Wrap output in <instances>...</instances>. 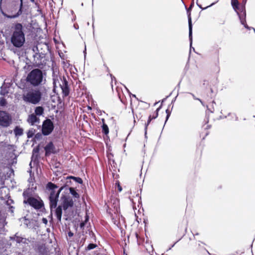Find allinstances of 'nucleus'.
Listing matches in <instances>:
<instances>
[{
    "mask_svg": "<svg viewBox=\"0 0 255 255\" xmlns=\"http://www.w3.org/2000/svg\"><path fill=\"white\" fill-rule=\"evenodd\" d=\"M65 179L66 180V181L64 184V185L65 186L66 188H67L71 184L72 182L71 181V179H67L66 178H65Z\"/></svg>",
    "mask_w": 255,
    "mask_h": 255,
    "instance_id": "42",
    "label": "nucleus"
},
{
    "mask_svg": "<svg viewBox=\"0 0 255 255\" xmlns=\"http://www.w3.org/2000/svg\"><path fill=\"white\" fill-rule=\"evenodd\" d=\"M42 223H43V224H44L46 225V224H47V223H48V220H47V219L46 218H43L42 219Z\"/></svg>",
    "mask_w": 255,
    "mask_h": 255,
    "instance_id": "48",
    "label": "nucleus"
},
{
    "mask_svg": "<svg viewBox=\"0 0 255 255\" xmlns=\"http://www.w3.org/2000/svg\"><path fill=\"white\" fill-rule=\"evenodd\" d=\"M206 120H205V123H208L209 122V116L206 117Z\"/></svg>",
    "mask_w": 255,
    "mask_h": 255,
    "instance_id": "59",
    "label": "nucleus"
},
{
    "mask_svg": "<svg viewBox=\"0 0 255 255\" xmlns=\"http://www.w3.org/2000/svg\"><path fill=\"white\" fill-rule=\"evenodd\" d=\"M110 76L111 77L112 81H113V80H115V81H116V79L114 76H113L112 74H110Z\"/></svg>",
    "mask_w": 255,
    "mask_h": 255,
    "instance_id": "54",
    "label": "nucleus"
},
{
    "mask_svg": "<svg viewBox=\"0 0 255 255\" xmlns=\"http://www.w3.org/2000/svg\"><path fill=\"white\" fill-rule=\"evenodd\" d=\"M125 88H126V89H127V91H128V93H129V95H130V97H131V96H132V97H134V98H136V95H135L131 94V93L130 92V91L128 89V88H126V87H125Z\"/></svg>",
    "mask_w": 255,
    "mask_h": 255,
    "instance_id": "47",
    "label": "nucleus"
},
{
    "mask_svg": "<svg viewBox=\"0 0 255 255\" xmlns=\"http://www.w3.org/2000/svg\"><path fill=\"white\" fill-rule=\"evenodd\" d=\"M45 54L43 53H35L33 55V57L35 63L37 64H40L41 63V60L45 57Z\"/></svg>",
    "mask_w": 255,
    "mask_h": 255,
    "instance_id": "22",
    "label": "nucleus"
},
{
    "mask_svg": "<svg viewBox=\"0 0 255 255\" xmlns=\"http://www.w3.org/2000/svg\"><path fill=\"white\" fill-rule=\"evenodd\" d=\"M228 116H231L232 117V119H233L234 118H235V121H238V117H237V115L235 113H229L228 114Z\"/></svg>",
    "mask_w": 255,
    "mask_h": 255,
    "instance_id": "41",
    "label": "nucleus"
},
{
    "mask_svg": "<svg viewBox=\"0 0 255 255\" xmlns=\"http://www.w3.org/2000/svg\"><path fill=\"white\" fill-rule=\"evenodd\" d=\"M67 179H73L76 182L82 184L83 183V180L79 177H75L73 176H68L66 177Z\"/></svg>",
    "mask_w": 255,
    "mask_h": 255,
    "instance_id": "31",
    "label": "nucleus"
},
{
    "mask_svg": "<svg viewBox=\"0 0 255 255\" xmlns=\"http://www.w3.org/2000/svg\"><path fill=\"white\" fill-rule=\"evenodd\" d=\"M70 193L72 196L75 199H79L80 196L79 193L77 192V190L73 187H68Z\"/></svg>",
    "mask_w": 255,
    "mask_h": 255,
    "instance_id": "27",
    "label": "nucleus"
},
{
    "mask_svg": "<svg viewBox=\"0 0 255 255\" xmlns=\"http://www.w3.org/2000/svg\"><path fill=\"white\" fill-rule=\"evenodd\" d=\"M43 75L44 73L41 70L33 69L28 74L25 79H21L20 82L17 84V87L21 89H27V86H29L28 84L34 87H38L42 84Z\"/></svg>",
    "mask_w": 255,
    "mask_h": 255,
    "instance_id": "1",
    "label": "nucleus"
},
{
    "mask_svg": "<svg viewBox=\"0 0 255 255\" xmlns=\"http://www.w3.org/2000/svg\"><path fill=\"white\" fill-rule=\"evenodd\" d=\"M30 240L21 236H17V254L26 255L30 249Z\"/></svg>",
    "mask_w": 255,
    "mask_h": 255,
    "instance_id": "4",
    "label": "nucleus"
},
{
    "mask_svg": "<svg viewBox=\"0 0 255 255\" xmlns=\"http://www.w3.org/2000/svg\"><path fill=\"white\" fill-rule=\"evenodd\" d=\"M53 85H54V87L55 86V85H56V80L55 78H53Z\"/></svg>",
    "mask_w": 255,
    "mask_h": 255,
    "instance_id": "56",
    "label": "nucleus"
},
{
    "mask_svg": "<svg viewBox=\"0 0 255 255\" xmlns=\"http://www.w3.org/2000/svg\"><path fill=\"white\" fill-rule=\"evenodd\" d=\"M5 218L4 215L2 214L0 211V233L3 231L5 224Z\"/></svg>",
    "mask_w": 255,
    "mask_h": 255,
    "instance_id": "26",
    "label": "nucleus"
},
{
    "mask_svg": "<svg viewBox=\"0 0 255 255\" xmlns=\"http://www.w3.org/2000/svg\"><path fill=\"white\" fill-rule=\"evenodd\" d=\"M88 220H89V217H88V216H86L85 217V222H87Z\"/></svg>",
    "mask_w": 255,
    "mask_h": 255,
    "instance_id": "62",
    "label": "nucleus"
},
{
    "mask_svg": "<svg viewBox=\"0 0 255 255\" xmlns=\"http://www.w3.org/2000/svg\"><path fill=\"white\" fill-rule=\"evenodd\" d=\"M97 247V245L96 244L94 243H90L87 247L86 248L85 250L86 251H90L91 250L94 249Z\"/></svg>",
    "mask_w": 255,
    "mask_h": 255,
    "instance_id": "34",
    "label": "nucleus"
},
{
    "mask_svg": "<svg viewBox=\"0 0 255 255\" xmlns=\"http://www.w3.org/2000/svg\"><path fill=\"white\" fill-rule=\"evenodd\" d=\"M170 106V105H169L168 107H169ZM165 112L166 114V117L164 125L166 124V123L168 121V120L171 115V111L169 110V108H168L166 110Z\"/></svg>",
    "mask_w": 255,
    "mask_h": 255,
    "instance_id": "37",
    "label": "nucleus"
},
{
    "mask_svg": "<svg viewBox=\"0 0 255 255\" xmlns=\"http://www.w3.org/2000/svg\"><path fill=\"white\" fill-rule=\"evenodd\" d=\"M55 209V216L56 217L58 221L61 222L62 215L63 207L60 205H59Z\"/></svg>",
    "mask_w": 255,
    "mask_h": 255,
    "instance_id": "20",
    "label": "nucleus"
},
{
    "mask_svg": "<svg viewBox=\"0 0 255 255\" xmlns=\"http://www.w3.org/2000/svg\"><path fill=\"white\" fill-rule=\"evenodd\" d=\"M27 122L30 125L33 126L35 123L39 122V118L34 114H31L28 116Z\"/></svg>",
    "mask_w": 255,
    "mask_h": 255,
    "instance_id": "23",
    "label": "nucleus"
},
{
    "mask_svg": "<svg viewBox=\"0 0 255 255\" xmlns=\"http://www.w3.org/2000/svg\"><path fill=\"white\" fill-rule=\"evenodd\" d=\"M208 85V82L207 80H204L203 85L207 86Z\"/></svg>",
    "mask_w": 255,
    "mask_h": 255,
    "instance_id": "53",
    "label": "nucleus"
},
{
    "mask_svg": "<svg viewBox=\"0 0 255 255\" xmlns=\"http://www.w3.org/2000/svg\"><path fill=\"white\" fill-rule=\"evenodd\" d=\"M65 186L64 185L62 186L61 187H60L58 189V190L57 192H55V195H57V194L58 195V197H59V194L60 192L64 189H66Z\"/></svg>",
    "mask_w": 255,
    "mask_h": 255,
    "instance_id": "40",
    "label": "nucleus"
},
{
    "mask_svg": "<svg viewBox=\"0 0 255 255\" xmlns=\"http://www.w3.org/2000/svg\"><path fill=\"white\" fill-rule=\"evenodd\" d=\"M45 153V155L46 156H49L51 153L55 154L56 153L55 151V147L52 141L48 142L44 147Z\"/></svg>",
    "mask_w": 255,
    "mask_h": 255,
    "instance_id": "17",
    "label": "nucleus"
},
{
    "mask_svg": "<svg viewBox=\"0 0 255 255\" xmlns=\"http://www.w3.org/2000/svg\"><path fill=\"white\" fill-rule=\"evenodd\" d=\"M40 151V144L36 146L32 150V155L31 157V162L29 165L31 166V162H33L34 164H37L39 163V160L40 158V155L39 154Z\"/></svg>",
    "mask_w": 255,
    "mask_h": 255,
    "instance_id": "12",
    "label": "nucleus"
},
{
    "mask_svg": "<svg viewBox=\"0 0 255 255\" xmlns=\"http://www.w3.org/2000/svg\"><path fill=\"white\" fill-rule=\"evenodd\" d=\"M11 117L4 111H0V126L8 127L11 123Z\"/></svg>",
    "mask_w": 255,
    "mask_h": 255,
    "instance_id": "11",
    "label": "nucleus"
},
{
    "mask_svg": "<svg viewBox=\"0 0 255 255\" xmlns=\"http://www.w3.org/2000/svg\"><path fill=\"white\" fill-rule=\"evenodd\" d=\"M33 191H34L32 190V188H28L25 190H24L22 193V196L24 198L23 204H26L27 201L28 200L29 198L34 197L33 196Z\"/></svg>",
    "mask_w": 255,
    "mask_h": 255,
    "instance_id": "18",
    "label": "nucleus"
},
{
    "mask_svg": "<svg viewBox=\"0 0 255 255\" xmlns=\"http://www.w3.org/2000/svg\"><path fill=\"white\" fill-rule=\"evenodd\" d=\"M62 84H60V88L62 90V93L63 97H67L69 95L70 88L68 85V82L64 76L62 79L61 78Z\"/></svg>",
    "mask_w": 255,
    "mask_h": 255,
    "instance_id": "13",
    "label": "nucleus"
},
{
    "mask_svg": "<svg viewBox=\"0 0 255 255\" xmlns=\"http://www.w3.org/2000/svg\"><path fill=\"white\" fill-rule=\"evenodd\" d=\"M19 221L21 222H23L24 225L28 228H31L33 227V225L32 224L31 221L32 220L27 219L26 217H24L23 218H20L19 219Z\"/></svg>",
    "mask_w": 255,
    "mask_h": 255,
    "instance_id": "24",
    "label": "nucleus"
},
{
    "mask_svg": "<svg viewBox=\"0 0 255 255\" xmlns=\"http://www.w3.org/2000/svg\"><path fill=\"white\" fill-rule=\"evenodd\" d=\"M227 118V116H220L219 118V119L220 120V119H225V118Z\"/></svg>",
    "mask_w": 255,
    "mask_h": 255,
    "instance_id": "60",
    "label": "nucleus"
},
{
    "mask_svg": "<svg viewBox=\"0 0 255 255\" xmlns=\"http://www.w3.org/2000/svg\"><path fill=\"white\" fill-rule=\"evenodd\" d=\"M180 240V239L178 240L176 242H175L172 245L170 246V247H169V249H167V251L170 250Z\"/></svg>",
    "mask_w": 255,
    "mask_h": 255,
    "instance_id": "50",
    "label": "nucleus"
},
{
    "mask_svg": "<svg viewBox=\"0 0 255 255\" xmlns=\"http://www.w3.org/2000/svg\"><path fill=\"white\" fill-rule=\"evenodd\" d=\"M11 244H9L5 240H0V254L8 255L9 252L8 249H10Z\"/></svg>",
    "mask_w": 255,
    "mask_h": 255,
    "instance_id": "14",
    "label": "nucleus"
},
{
    "mask_svg": "<svg viewBox=\"0 0 255 255\" xmlns=\"http://www.w3.org/2000/svg\"><path fill=\"white\" fill-rule=\"evenodd\" d=\"M20 3L18 11H17V17L21 15L26 18L30 13L29 5L27 0H19Z\"/></svg>",
    "mask_w": 255,
    "mask_h": 255,
    "instance_id": "7",
    "label": "nucleus"
},
{
    "mask_svg": "<svg viewBox=\"0 0 255 255\" xmlns=\"http://www.w3.org/2000/svg\"><path fill=\"white\" fill-rule=\"evenodd\" d=\"M245 28L247 29H248V30L253 29L254 30V32L255 33V28L253 27H250V26L248 25V27H245Z\"/></svg>",
    "mask_w": 255,
    "mask_h": 255,
    "instance_id": "51",
    "label": "nucleus"
},
{
    "mask_svg": "<svg viewBox=\"0 0 255 255\" xmlns=\"http://www.w3.org/2000/svg\"><path fill=\"white\" fill-rule=\"evenodd\" d=\"M185 8L187 11V14L188 17V26H189V41H190V45H191L192 42L193 41V38H192V19H191V11L194 6V1H192L191 3L190 4V6L187 7L186 5L185 4L183 0H181Z\"/></svg>",
    "mask_w": 255,
    "mask_h": 255,
    "instance_id": "6",
    "label": "nucleus"
},
{
    "mask_svg": "<svg viewBox=\"0 0 255 255\" xmlns=\"http://www.w3.org/2000/svg\"><path fill=\"white\" fill-rule=\"evenodd\" d=\"M0 11H1V13L5 17H6L7 18H10L16 17V12H12L11 13H9V12L8 11V12L6 13V12H4L1 8L0 9Z\"/></svg>",
    "mask_w": 255,
    "mask_h": 255,
    "instance_id": "29",
    "label": "nucleus"
},
{
    "mask_svg": "<svg viewBox=\"0 0 255 255\" xmlns=\"http://www.w3.org/2000/svg\"><path fill=\"white\" fill-rule=\"evenodd\" d=\"M161 108H162V104H161V105L158 108H157V109L155 110L153 116H151V115L149 116L147 122L146 123H145V126L148 127V126L149 125V124L150 123L151 121L152 120L155 119L158 117V112L160 111V110L161 109Z\"/></svg>",
    "mask_w": 255,
    "mask_h": 255,
    "instance_id": "19",
    "label": "nucleus"
},
{
    "mask_svg": "<svg viewBox=\"0 0 255 255\" xmlns=\"http://www.w3.org/2000/svg\"><path fill=\"white\" fill-rule=\"evenodd\" d=\"M85 222H82L80 223V228L81 229H82V228H84V227H85Z\"/></svg>",
    "mask_w": 255,
    "mask_h": 255,
    "instance_id": "46",
    "label": "nucleus"
},
{
    "mask_svg": "<svg viewBox=\"0 0 255 255\" xmlns=\"http://www.w3.org/2000/svg\"><path fill=\"white\" fill-rule=\"evenodd\" d=\"M35 114L36 116H41L44 113V108L42 106H38L35 108Z\"/></svg>",
    "mask_w": 255,
    "mask_h": 255,
    "instance_id": "30",
    "label": "nucleus"
},
{
    "mask_svg": "<svg viewBox=\"0 0 255 255\" xmlns=\"http://www.w3.org/2000/svg\"><path fill=\"white\" fill-rule=\"evenodd\" d=\"M172 93H171L168 96H167L165 98H164L162 100V102H163L167 98H168L169 96H171Z\"/></svg>",
    "mask_w": 255,
    "mask_h": 255,
    "instance_id": "57",
    "label": "nucleus"
},
{
    "mask_svg": "<svg viewBox=\"0 0 255 255\" xmlns=\"http://www.w3.org/2000/svg\"><path fill=\"white\" fill-rule=\"evenodd\" d=\"M9 90V88L7 89V88H5L3 87V86H2L1 87L0 94L1 95L4 96L8 93Z\"/></svg>",
    "mask_w": 255,
    "mask_h": 255,
    "instance_id": "35",
    "label": "nucleus"
},
{
    "mask_svg": "<svg viewBox=\"0 0 255 255\" xmlns=\"http://www.w3.org/2000/svg\"><path fill=\"white\" fill-rule=\"evenodd\" d=\"M83 53H84V57L85 58L86 57V48H85V50H84Z\"/></svg>",
    "mask_w": 255,
    "mask_h": 255,
    "instance_id": "63",
    "label": "nucleus"
},
{
    "mask_svg": "<svg viewBox=\"0 0 255 255\" xmlns=\"http://www.w3.org/2000/svg\"><path fill=\"white\" fill-rule=\"evenodd\" d=\"M215 3V2H213L212 3H211L210 5H208V6H206L205 7H203L202 6V5L199 4L198 2V0H197V1H196V4L200 8H201L202 10H204V9H206L207 8H208V7H210L211 6H212V5H213Z\"/></svg>",
    "mask_w": 255,
    "mask_h": 255,
    "instance_id": "36",
    "label": "nucleus"
},
{
    "mask_svg": "<svg viewBox=\"0 0 255 255\" xmlns=\"http://www.w3.org/2000/svg\"><path fill=\"white\" fill-rule=\"evenodd\" d=\"M58 188V186L52 182H48L46 185V189L50 191V194L53 193V195H55V189Z\"/></svg>",
    "mask_w": 255,
    "mask_h": 255,
    "instance_id": "21",
    "label": "nucleus"
},
{
    "mask_svg": "<svg viewBox=\"0 0 255 255\" xmlns=\"http://www.w3.org/2000/svg\"><path fill=\"white\" fill-rule=\"evenodd\" d=\"M13 133L15 134V135L16 136V127L15 128H13Z\"/></svg>",
    "mask_w": 255,
    "mask_h": 255,
    "instance_id": "61",
    "label": "nucleus"
},
{
    "mask_svg": "<svg viewBox=\"0 0 255 255\" xmlns=\"http://www.w3.org/2000/svg\"><path fill=\"white\" fill-rule=\"evenodd\" d=\"M68 235L69 237H72L73 236L74 234L71 231H69L68 232Z\"/></svg>",
    "mask_w": 255,
    "mask_h": 255,
    "instance_id": "52",
    "label": "nucleus"
},
{
    "mask_svg": "<svg viewBox=\"0 0 255 255\" xmlns=\"http://www.w3.org/2000/svg\"><path fill=\"white\" fill-rule=\"evenodd\" d=\"M7 62L10 66H13V67H14L15 62L13 60H9L7 61Z\"/></svg>",
    "mask_w": 255,
    "mask_h": 255,
    "instance_id": "45",
    "label": "nucleus"
},
{
    "mask_svg": "<svg viewBox=\"0 0 255 255\" xmlns=\"http://www.w3.org/2000/svg\"><path fill=\"white\" fill-rule=\"evenodd\" d=\"M23 134V129L20 127L17 126V136L21 135Z\"/></svg>",
    "mask_w": 255,
    "mask_h": 255,
    "instance_id": "39",
    "label": "nucleus"
},
{
    "mask_svg": "<svg viewBox=\"0 0 255 255\" xmlns=\"http://www.w3.org/2000/svg\"><path fill=\"white\" fill-rule=\"evenodd\" d=\"M118 190L121 192L122 190V187L120 185V184H119L118 185Z\"/></svg>",
    "mask_w": 255,
    "mask_h": 255,
    "instance_id": "58",
    "label": "nucleus"
},
{
    "mask_svg": "<svg viewBox=\"0 0 255 255\" xmlns=\"http://www.w3.org/2000/svg\"><path fill=\"white\" fill-rule=\"evenodd\" d=\"M11 50L13 51L14 53H16V48H14L12 49Z\"/></svg>",
    "mask_w": 255,
    "mask_h": 255,
    "instance_id": "64",
    "label": "nucleus"
},
{
    "mask_svg": "<svg viewBox=\"0 0 255 255\" xmlns=\"http://www.w3.org/2000/svg\"><path fill=\"white\" fill-rule=\"evenodd\" d=\"M247 0H242L241 2H239L238 0H231V4L234 10L237 13L239 18L240 23L244 27H248L246 21V4Z\"/></svg>",
    "mask_w": 255,
    "mask_h": 255,
    "instance_id": "3",
    "label": "nucleus"
},
{
    "mask_svg": "<svg viewBox=\"0 0 255 255\" xmlns=\"http://www.w3.org/2000/svg\"><path fill=\"white\" fill-rule=\"evenodd\" d=\"M6 105V100L4 98H0V106H5Z\"/></svg>",
    "mask_w": 255,
    "mask_h": 255,
    "instance_id": "38",
    "label": "nucleus"
},
{
    "mask_svg": "<svg viewBox=\"0 0 255 255\" xmlns=\"http://www.w3.org/2000/svg\"><path fill=\"white\" fill-rule=\"evenodd\" d=\"M22 90L23 92L22 99L25 102L36 105L41 101L42 93L39 89L27 86V89Z\"/></svg>",
    "mask_w": 255,
    "mask_h": 255,
    "instance_id": "2",
    "label": "nucleus"
},
{
    "mask_svg": "<svg viewBox=\"0 0 255 255\" xmlns=\"http://www.w3.org/2000/svg\"><path fill=\"white\" fill-rule=\"evenodd\" d=\"M147 127L144 126V136L145 138H147Z\"/></svg>",
    "mask_w": 255,
    "mask_h": 255,
    "instance_id": "49",
    "label": "nucleus"
},
{
    "mask_svg": "<svg viewBox=\"0 0 255 255\" xmlns=\"http://www.w3.org/2000/svg\"><path fill=\"white\" fill-rule=\"evenodd\" d=\"M25 204L29 205L30 207L37 211L42 212H45L46 210L44 207V203L41 198L37 196V198H30L27 201Z\"/></svg>",
    "mask_w": 255,
    "mask_h": 255,
    "instance_id": "5",
    "label": "nucleus"
},
{
    "mask_svg": "<svg viewBox=\"0 0 255 255\" xmlns=\"http://www.w3.org/2000/svg\"><path fill=\"white\" fill-rule=\"evenodd\" d=\"M32 177H31V171H30V178L28 179V181L29 182H31L32 181Z\"/></svg>",
    "mask_w": 255,
    "mask_h": 255,
    "instance_id": "55",
    "label": "nucleus"
},
{
    "mask_svg": "<svg viewBox=\"0 0 255 255\" xmlns=\"http://www.w3.org/2000/svg\"><path fill=\"white\" fill-rule=\"evenodd\" d=\"M103 124L102 125V133L105 135H107L109 132V129L108 125L105 123V120H102Z\"/></svg>",
    "mask_w": 255,
    "mask_h": 255,
    "instance_id": "28",
    "label": "nucleus"
},
{
    "mask_svg": "<svg viewBox=\"0 0 255 255\" xmlns=\"http://www.w3.org/2000/svg\"><path fill=\"white\" fill-rule=\"evenodd\" d=\"M24 31L22 24L17 22V48L21 47L25 42Z\"/></svg>",
    "mask_w": 255,
    "mask_h": 255,
    "instance_id": "8",
    "label": "nucleus"
},
{
    "mask_svg": "<svg viewBox=\"0 0 255 255\" xmlns=\"http://www.w3.org/2000/svg\"><path fill=\"white\" fill-rule=\"evenodd\" d=\"M12 28L13 29V31L10 38V41L13 46L16 47V24H13Z\"/></svg>",
    "mask_w": 255,
    "mask_h": 255,
    "instance_id": "25",
    "label": "nucleus"
},
{
    "mask_svg": "<svg viewBox=\"0 0 255 255\" xmlns=\"http://www.w3.org/2000/svg\"><path fill=\"white\" fill-rule=\"evenodd\" d=\"M35 252L39 255H48V248L45 244H38L35 246Z\"/></svg>",
    "mask_w": 255,
    "mask_h": 255,
    "instance_id": "16",
    "label": "nucleus"
},
{
    "mask_svg": "<svg viewBox=\"0 0 255 255\" xmlns=\"http://www.w3.org/2000/svg\"><path fill=\"white\" fill-rule=\"evenodd\" d=\"M58 198V194L57 195H53V193L49 194L48 200L49 201V207L51 212H52L53 209L57 207Z\"/></svg>",
    "mask_w": 255,
    "mask_h": 255,
    "instance_id": "15",
    "label": "nucleus"
},
{
    "mask_svg": "<svg viewBox=\"0 0 255 255\" xmlns=\"http://www.w3.org/2000/svg\"><path fill=\"white\" fill-rule=\"evenodd\" d=\"M42 133L40 132H38L34 134V137L32 138V141L33 142L32 146H33L34 143L36 142V140H40L42 138Z\"/></svg>",
    "mask_w": 255,
    "mask_h": 255,
    "instance_id": "32",
    "label": "nucleus"
},
{
    "mask_svg": "<svg viewBox=\"0 0 255 255\" xmlns=\"http://www.w3.org/2000/svg\"><path fill=\"white\" fill-rule=\"evenodd\" d=\"M35 132L36 130L33 128H30L27 132V138H32L34 135Z\"/></svg>",
    "mask_w": 255,
    "mask_h": 255,
    "instance_id": "33",
    "label": "nucleus"
},
{
    "mask_svg": "<svg viewBox=\"0 0 255 255\" xmlns=\"http://www.w3.org/2000/svg\"><path fill=\"white\" fill-rule=\"evenodd\" d=\"M60 199L62 201L60 205L64 211H66L69 208L73 207L74 201L69 195L62 194Z\"/></svg>",
    "mask_w": 255,
    "mask_h": 255,
    "instance_id": "10",
    "label": "nucleus"
},
{
    "mask_svg": "<svg viewBox=\"0 0 255 255\" xmlns=\"http://www.w3.org/2000/svg\"><path fill=\"white\" fill-rule=\"evenodd\" d=\"M54 128L53 123L49 119L45 120L42 125V133L43 135H48L51 133Z\"/></svg>",
    "mask_w": 255,
    "mask_h": 255,
    "instance_id": "9",
    "label": "nucleus"
},
{
    "mask_svg": "<svg viewBox=\"0 0 255 255\" xmlns=\"http://www.w3.org/2000/svg\"><path fill=\"white\" fill-rule=\"evenodd\" d=\"M188 93L192 95V96L193 97V99L194 100H198V101H200V102L201 103V104L204 106L203 102H202V101L200 99L196 98L195 96V95L191 93Z\"/></svg>",
    "mask_w": 255,
    "mask_h": 255,
    "instance_id": "43",
    "label": "nucleus"
},
{
    "mask_svg": "<svg viewBox=\"0 0 255 255\" xmlns=\"http://www.w3.org/2000/svg\"><path fill=\"white\" fill-rule=\"evenodd\" d=\"M208 96L211 99L214 97V95H213V90L212 88H210V95H208Z\"/></svg>",
    "mask_w": 255,
    "mask_h": 255,
    "instance_id": "44",
    "label": "nucleus"
}]
</instances>
